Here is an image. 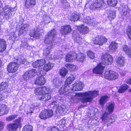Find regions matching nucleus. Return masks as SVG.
<instances>
[{
    "label": "nucleus",
    "instance_id": "f257e3e1",
    "mask_svg": "<svg viewBox=\"0 0 131 131\" xmlns=\"http://www.w3.org/2000/svg\"><path fill=\"white\" fill-rule=\"evenodd\" d=\"M70 88L69 86L64 85L60 88L59 90L60 94L66 95L72 103H78L80 100L82 103H86L91 102L93 97L97 96L99 94L98 91L85 92L84 93L70 92Z\"/></svg>",
    "mask_w": 131,
    "mask_h": 131
},
{
    "label": "nucleus",
    "instance_id": "f03ea898",
    "mask_svg": "<svg viewBox=\"0 0 131 131\" xmlns=\"http://www.w3.org/2000/svg\"><path fill=\"white\" fill-rule=\"evenodd\" d=\"M34 93L37 95H40L39 99L43 101L50 99L51 97L50 93L52 90L48 86H43L36 88L34 91Z\"/></svg>",
    "mask_w": 131,
    "mask_h": 131
},
{
    "label": "nucleus",
    "instance_id": "7ed1b4c3",
    "mask_svg": "<svg viewBox=\"0 0 131 131\" xmlns=\"http://www.w3.org/2000/svg\"><path fill=\"white\" fill-rule=\"evenodd\" d=\"M50 104L51 105H54L53 106L54 108L57 109L56 113H59L61 115H64L68 110L67 106L61 103H57L55 101H52Z\"/></svg>",
    "mask_w": 131,
    "mask_h": 131
},
{
    "label": "nucleus",
    "instance_id": "20e7f679",
    "mask_svg": "<svg viewBox=\"0 0 131 131\" xmlns=\"http://www.w3.org/2000/svg\"><path fill=\"white\" fill-rule=\"evenodd\" d=\"M56 36V30L54 29L51 30L50 32L48 33L46 36L44 40L45 43L46 44H50L51 45H55L53 40Z\"/></svg>",
    "mask_w": 131,
    "mask_h": 131
},
{
    "label": "nucleus",
    "instance_id": "39448f33",
    "mask_svg": "<svg viewBox=\"0 0 131 131\" xmlns=\"http://www.w3.org/2000/svg\"><path fill=\"white\" fill-rule=\"evenodd\" d=\"M15 7L11 8L8 5H5L3 8L2 14L3 15L4 18L6 19H10L12 17V13H11L14 11Z\"/></svg>",
    "mask_w": 131,
    "mask_h": 131
},
{
    "label": "nucleus",
    "instance_id": "423d86ee",
    "mask_svg": "<svg viewBox=\"0 0 131 131\" xmlns=\"http://www.w3.org/2000/svg\"><path fill=\"white\" fill-rule=\"evenodd\" d=\"M118 76L117 73L110 70L106 71L104 74V78L109 80L116 79L118 78Z\"/></svg>",
    "mask_w": 131,
    "mask_h": 131
},
{
    "label": "nucleus",
    "instance_id": "0eeeda50",
    "mask_svg": "<svg viewBox=\"0 0 131 131\" xmlns=\"http://www.w3.org/2000/svg\"><path fill=\"white\" fill-rule=\"evenodd\" d=\"M102 63L104 65H107L112 64L113 59L112 57L108 53H106L102 57Z\"/></svg>",
    "mask_w": 131,
    "mask_h": 131
},
{
    "label": "nucleus",
    "instance_id": "6e6552de",
    "mask_svg": "<svg viewBox=\"0 0 131 131\" xmlns=\"http://www.w3.org/2000/svg\"><path fill=\"white\" fill-rule=\"evenodd\" d=\"M105 2L104 0H96L94 3L90 5V8L92 10L101 9L105 6Z\"/></svg>",
    "mask_w": 131,
    "mask_h": 131
},
{
    "label": "nucleus",
    "instance_id": "1a4fd4ad",
    "mask_svg": "<svg viewBox=\"0 0 131 131\" xmlns=\"http://www.w3.org/2000/svg\"><path fill=\"white\" fill-rule=\"evenodd\" d=\"M20 118L16 119L13 123L9 124L7 125V128L10 131H15L21 125Z\"/></svg>",
    "mask_w": 131,
    "mask_h": 131
},
{
    "label": "nucleus",
    "instance_id": "9d476101",
    "mask_svg": "<svg viewBox=\"0 0 131 131\" xmlns=\"http://www.w3.org/2000/svg\"><path fill=\"white\" fill-rule=\"evenodd\" d=\"M52 110H45L42 111L39 115V117L43 119H45L51 117L53 115Z\"/></svg>",
    "mask_w": 131,
    "mask_h": 131
},
{
    "label": "nucleus",
    "instance_id": "9b49d317",
    "mask_svg": "<svg viewBox=\"0 0 131 131\" xmlns=\"http://www.w3.org/2000/svg\"><path fill=\"white\" fill-rule=\"evenodd\" d=\"M109 114L107 112H105L102 114L101 118L105 124H107V126H110L115 122V120L109 117Z\"/></svg>",
    "mask_w": 131,
    "mask_h": 131
},
{
    "label": "nucleus",
    "instance_id": "f8f14e48",
    "mask_svg": "<svg viewBox=\"0 0 131 131\" xmlns=\"http://www.w3.org/2000/svg\"><path fill=\"white\" fill-rule=\"evenodd\" d=\"M37 71L35 69H33L27 71L23 76V78L26 81H27L31 77H33L36 75Z\"/></svg>",
    "mask_w": 131,
    "mask_h": 131
},
{
    "label": "nucleus",
    "instance_id": "ddd939ff",
    "mask_svg": "<svg viewBox=\"0 0 131 131\" xmlns=\"http://www.w3.org/2000/svg\"><path fill=\"white\" fill-rule=\"evenodd\" d=\"M93 40L94 43L99 45H102L107 41V39L103 36H97Z\"/></svg>",
    "mask_w": 131,
    "mask_h": 131
},
{
    "label": "nucleus",
    "instance_id": "4468645a",
    "mask_svg": "<svg viewBox=\"0 0 131 131\" xmlns=\"http://www.w3.org/2000/svg\"><path fill=\"white\" fill-rule=\"evenodd\" d=\"M16 62H12L8 65L7 70L9 72H15L17 71L19 66Z\"/></svg>",
    "mask_w": 131,
    "mask_h": 131
},
{
    "label": "nucleus",
    "instance_id": "2eb2a0df",
    "mask_svg": "<svg viewBox=\"0 0 131 131\" xmlns=\"http://www.w3.org/2000/svg\"><path fill=\"white\" fill-rule=\"evenodd\" d=\"M122 7V10L121 12V14L124 17L127 18L129 16L130 10L127 5L123 4Z\"/></svg>",
    "mask_w": 131,
    "mask_h": 131
},
{
    "label": "nucleus",
    "instance_id": "dca6fc26",
    "mask_svg": "<svg viewBox=\"0 0 131 131\" xmlns=\"http://www.w3.org/2000/svg\"><path fill=\"white\" fill-rule=\"evenodd\" d=\"M84 86L83 84L80 81L76 82L72 85V88L71 90L73 91H80L83 89Z\"/></svg>",
    "mask_w": 131,
    "mask_h": 131
},
{
    "label": "nucleus",
    "instance_id": "f3484780",
    "mask_svg": "<svg viewBox=\"0 0 131 131\" xmlns=\"http://www.w3.org/2000/svg\"><path fill=\"white\" fill-rule=\"evenodd\" d=\"M72 31L71 28L69 25L61 26V33L62 34L66 35L70 33Z\"/></svg>",
    "mask_w": 131,
    "mask_h": 131
},
{
    "label": "nucleus",
    "instance_id": "a211bd4d",
    "mask_svg": "<svg viewBox=\"0 0 131 131\" xmlns=\"http://www.w3.org/2000/svg\"><path fill=\"white\" fill-rule=\"evenodd\" d=\"M75 60H76L80 62H82L85 58V55L84 53L81 52L77 54L75 52H74Z\"/></svg>",
    "mask_w": 131,
    "mask_h": 131
},
{
    "label": "nucleus",
    "instance_id": "6ab92c4d",
    "mask_svg": "<svg viewBox=\"0 0 131 131\" xmlns=\"http://www.w3.org/2000/svg\"><path fill=\"white\" fill-rule=\"evenodd\" d=\"M14 62H16V63L18 66L21 64H25L26 63V60L23 56H19L14 58Z\"/></svg>",
    "mask_w": 131,
    "mask_h": 131
},
{
    "label": "nucleus",
    "instance_id": "aec40b11",
    "mask_svg": "<svg viewBox=\"0 0 131 131\" xmlns=\"http://www.w3.org/2000/svg\"><path fill=\"white\" fill-rule=\"evenodd\" d=\"M102 64L99 63L97 66L94 68L93 70V72L94 73L99 74H102L103 71L104 69V67L103 66Z\"/></svg>",
    "mask_w": 131,
    "mask_h": 131
},
{
    "label": "nucleus",
    "instance_id": "412c9836",
    "mask_svg": "<svg viewBox=\"0 0 131 131\" xmlns=\"http://www.w3.org/2000/svg\"><path fill=\"white\" fill-rule=\"evenodd\" d=\"M45 80L44 76L41 74V76L37 77L35 81V83L38 85H44L45 83Z\"/></svg>",
    "mask_w": 131,
    "mask_h": 131
},
{
    "label": "nucleus",
    "instance_id": "4be33fe9",
    "mask_svg": "<svg viewBox=\"0 0 131 131\" xmlns=\"http://www.w3.org/2000/svg\"><path fill=\"white\" fill-rule=\"evenodd\" d=\"M46 62L45 59L39 60L33 62L32 63V66L35 68L39 67L42 66Z\"/></svg>",
    "mask_w": 131,
    "mask_h": 131
},
{
    "label": "nucleus",
    "instance_id": "5701e85b",
    "mask_svg": "<svg viewBox=\"0 0 131 131\" xmlns=\"http://www.w3.org/2000/svg\"><path fill=\"white\" fill-rule=\"evenodd\" d=\"M72 36L75 42L78 43L79 44L81 43L82 39L80 36L79 34L77 33L76 31H75L73 32Z\"/></svg>",
    "mask_w": 131,
    "mask_h": 131
},
{
    "label": "nucleus",
    "instance_id": "b1692460",
    "mask_svg": "<svg viewBox=\"0 0 131 131\" xmlns=\"http://www.w3.org/2000/svg\"><path fill=\"white\" fill-rule=\"evenodd\" d=\"M36 3L35 0H26L25 7L26 8H29L34 7Z\"/></svg>",
    "mask_w": 131,
    "mask_h": 131
},
{
    "label": "nucleus",
    "instance_id": "393cba45",
    "mask_svg": "<svg viewBox=\"0 0 131 131\" xmlns=\"http://www.w3.org/2000/svg\"><path fill=\"white\" fill-rule=\"evenodd\" d=\"M8 112V110L6 105L4 104L0 105V116L7 114Z\"/></svg>",
    "mask_w": 131,
    "mask_h": 131
},
{
    "label": "nucleus",
    "instance_id": "a878e982",
    "mask_svg": "<svg viewBox=\"0 0 131 131\" xmlns=\"http://www.w3.org/2000/svg\"><path fill=\"white\" fill-rule=\"evenodd\" d=\"M116 63L118 66L120 67H123L125 63L124 58L121 56L118 57L116 60Z\"/></svg>",
    "mask_w": 131,
    "mask_h": 131
},
{
    "label": "nucleus",
    "instance_id": "bb28decb",
    "mask_svg": "<svg viewBox=\"0 0 131 131\" xmlns=\"http://www.w3.org/2000/svg\"><path fill=\"white\" fill-rule=\"evenodd\" d=\"M118 44L114 41L112 42L109 46V51L110 52H113L118 48Z\"/></svg>",
    "mask_w": 131,
    "mask_h": 131
},
{
    "label": "nucleus",
    "instance_id": "cd10ccee",
    "mask_svg": "<svg viewBox=\"0 0 131 131\" xmlns=\"http://www.w3.org/2000/svg\"><path fill=\"white\" fill-rule=\"evenodd\" d=\"M115 105V103L114 102L110 103L107 104L106 109L108 112L109 114L113 112Z\"/></svg>",
    "mask_w": 131,
    "mask_h": 131
},
{
    "label": "nucleus",
    "instance_id": "c85d7f7f",
    "mask_svg": "<svg viewBox=\"0 0 131 131\" xmlns=\"http://www.w3.org/2000/svg\"><path fill=\"white\" fill-rule=\"evenodd\" d=\"M39 28L35 29L34 30L31 31L29 34L31 37L37 38V37H38L40 35V33L39 32Z\"/></svg>",
    "mask_w": 131,
    "mask_h": 131
},
{
    "label": "nucleus",
    "instance_id": "c756f323",
    "mask_svg": "<svg viewBox=\"0 0 131 131\" xmlns=\"http://www.w3.org/2000/svg\"><path fill=\"white\" fill-rule=\"evenodd\" d=\"M54 66V64L51 62H49L46 64L43 67V70L46 72H48L51 70Z\"/></svg>",
    "mask_w": 131,
    "mask_h": 131
},
{
    "label": "nucleus",
    "instance_id": "7c9ffc66",
    "mask_svg": "<svg viewBox=\"0 0 131 131\" xmlns=\"http://www.w3.org/2000/svg\"><path fill=\"white\" fill-rule=\"evenodd\" d=\"M74 52H72L67 54L66 56V62H70L72 61L73 60H75L74 55Z\"/></svg>",
    "mask_w": 131,
    "mask_h": 131
},
{
    "label": "nucleus",
    "instance_id": "2f4dec72",
    "mask_svg": "<svg viewBox=\"0 0 131 131\" xmlns=\"http://www.w3.org/2000/svg\"><path fill=\"white\" fill-rule=\"evenodd\" d=\"M29 25L28 24L24 25L22 26L20 28L19 31L20 34L22 35L23 34H25V32L28 30L29 28Z\"/></svg>",
    "mask_w": 131,
    "mask_h": 131
},
{
    "label": "nucleus",
    "instance_id": "473e14b6",
    "mask_svg": "<svg viewBox=\"0 0 131 131\" xmlns=\"http://www.w3.org/2000/svg\"><path fill=\"white\" fill-rule=\"evenodd\" d=\"M6 48V42L3 39L0 40V52L5 50Z\"/></svg>",
    "mask_w": 131,
    "mask_h": 131
},
{
    "label": "nucleus",
    "instance_id": "72a5a7b5",
    "mask_svg": "<svg viewBox=\"0 0 131 131\" xmlns=\"http://www.w3.org/2000/svg\"><path fill=\"white\" fill-rule=\"evenodd\" d=\"M82 17H81L79 14L78 13L73 14L72 15L70 18V20L71 21H77L78 20H81L82 19Z\"/></svg>",
    "mask_w": 131,
    "mask_h": 131
},
{
    "label": "nucleus",
    "instance_id": "f704fd0d",
    "mask_svg": "<svg viewBox=\"0 0 131 131\" xmlns=\"http://www.w3.org/2000/svg\"><path fill=\"white\" fill-rule=\"evenodd\" d=\"M59 3L60 5L64 8H68L70 6L69 3L67 0H60Z\"/></svg>",
    "mask_w": 131,
    "mask_h": 131
},
{
    "label": "nucleus",
    "instance_id": "c9c22d12",
    "mask_svg": "<svg viewBox=\"0 0 131 131\" xmlns=\"http://www.w3.org/2000/svg\"><path fill=\"white\" fill-rule=\"evenodd\" d=\"M123 50L126 53L129 58L131 59V49L127 46L125 45L123 47Z\"/></svg>",
    "mask_w": 131,
    "mask_h": 131
},
{
    "label": "nucleus",
    "instance_id": "e433bc0d",
    "mask_svg": "<svg viewBox=\"0 0 131 131\" xmlns=\"http://www.w3.org/2000/svg\"><path fill=\"white\" fill-rule=\"evenodd\" d=\"M78 29L83 34H87L89 31V29L88 27L83 25H82L81 27H79Z\"/></svg>",
    "mask_w": 131,
    "mask_h": 131
},
{
    "label": "nucleus",
    "instance_id": "4c0bfd02",
    "mask_svg": "<svg viewBox=\"0 0 131 131\" xmlns=\"http://www.w3.org/2000/svg\"><path fill=\"white\" fill-rule=\"evenodd\" d=\"M128 86L126 84H123L118 89V92L122 93L126 91L128 88Z\"/></svg>",
    "mask_w": 131,
    "mask_h": 131
},
{
    "label": "nucleus",
    "instance_id": "58836bf2",
    "mask_svg": "<svg viewBox=\"0 0 131 131\" xmlns=\"http://www.w3.org/2000/svg\"><path fill=\"white\" fill-rule=\"evenodd\" d=\"M66 66L71 71H75L78 68V67L77 66L70 63L66 64Z\"/></svg>",
    "mask_w": 131,
    "mask_h": 131
},
{
    "label": "nucleus",
    "instance_id": "ea45409f",
    "mask_svg": "<svg viewBox=\"0 0 131 131\" xmlns=\"http://www.w3.org/2000/svg\"><path fill=\"white\" fill-rule=\"evenodd\" d=\"M108 98V97L106 96L101 97L99 101L100 104L102 106H103L107 101Z\"/></svg>",
    "mask_w": 131,
    "mask_h": 131
},
{
    "label": "nucleus",
    "instance_id": "a19ab883",
    "mask_svg": "<svg viewBox=\"0 0 131 131\" xmlns=\"http://www.w3.org/2000/svg\"><path fill=\"white\" fill-rule=\"evenodd\" d=\"M75 77L73 75H70L66 80L65 83L68 84L71 83L74 80Z\"/></svg>",
    "mask_w": 131,
    "mask_h": 131
},
{
    "label": "nucleus",
    "instance_id": "79ce46f5",
    "mask_svg": "<svg viewBox=\"0 0 131 131\" xmlns=\"http://www.w3.org/2000/svg\"><path fill=\"white\" fill-rule=\"evenodd\" d=\"M83 22L87 23L88 24L92 25L94 26L93 24V20L89 16L86 17L83 19Z\"/></svg>",
    "mask_w": 131,
    "mask_h": 131
},
{
    "label": "nucleus",
    "instance_id": "37998d69",
    "mask_svg": "<svg viewBox=\"0 0 131 131\" xmlns=\"http://www.w3.org/2000/svg\"><path fill=\"white\" fill-rule=\"evenodd\" d=\"M68 73V70L65 68H63L59 71L60 75L62 77H65Z\"/></svg>",
    "mask_w": 131,
    "mask_h": 131
},
{
    "label": "nucleus",
    "instance_id": "c03bdc74",
    "mask_svg": "<svg viewBox=\"0 0 131 131\" xmlns=\"http://www.w3.org/2000/svg\"><path fill=\"white\" fill-rule=\"evenodd\" d=\"M108 16L109 19L111 20L114 19L116 17V12L114 10L111 11L108 14Z\"/></svg>",
    "mask_w": 131,
    "mask_h": 131
},
{
    "label": "nucleus",
    "instance_id": "a18cd8bd",
    "mask_svg": "<svg viewBox=\"0 0 131 131\" xmlns=\"http://www.w3.org/2000/svg\"><path fill=\"white\" fill-rule=\"evenodd\" d=\"M53 83L56 88L58 87L60 85V82H59V80L57 78H54L53 79Z\"/></svg>",
    "mask_w": 131,
    "mask_h": 131
},
{
    "label": "nucleus",
    "instance_id": "49530a36",
    "mask_svg": "<svg viewBox=\"0 0 131 131\" xmlns=\"http://www.w3.org/2000/svg\"><path fill=\"white\" fill-rule=\"evenodd\" d=\"M117 0H107V4L111 6H115L117 3Z\"/></svg>",
    "mask_w": 131,
    "mask_h": 131
},
{
    "label": "nucleus",
    "instance_id": "de8ad7c7",
    "mask_svg": "<svg viewBox=\"0 0 131 131\" xmlns=\"http://www.w3.org/2000/svg\"><path fill=\"white\" fill-rule=\"evenodd\" d=\"M49 45L47 49L45 50L43 52V54L44 55L46 56L48 55L50 52V49L51 48V47L53 45H51L50 44H49Z\"/></svg>",
    "mask_w": 131,
    "mask_h": 131
},
{
    "label": "nucleus",
    "instance_id": "09e8293b",
    "mask_svg": "<svg viewBox=\"0 0 131 131\" xmlns=\"http://www.w3.org/2000/svg\"><path fill=\"white\" fill-rule=\"evenodd\" d=\"M32 128L30 125H26L23 127L22 131H32Z\"/></svg>",
    "mask_w": 131,
    "mask_h": 131
},
{
    "label": "nucleus",
    "instance_id": "8fccbe9b",
    "mask_svg": "<svg viewBox=\"0 0 131 131\" xmlns=\"http://www.w3.org/2000/svg\"><path fill=\"white\" fill-rule=\"evenodd\" d=\"M20 47H23L26 49H28L30 48V47L28 45L27 43L26 42L22 41L21 44L20 45Z\"/></svg>",
    "mask_w": 131,
    "mask_h": 131
},
{
    "label": "nucleus",
    "instance_id": "3c124183",
    "mask_svg": "<svg viewBox=\"0 0 131 131\" xmlns=\"http://www.w3.org/2000/svg\"><path fill=\"white\" fill-rule=\"evenodd\" d=\"M0 88L1 91L6 89L8 86V83L5 82H2L0 84Z\"/></svg>",
    "mask_w": 131,
    "mask_h": 131
},
{
    "label": "nucleus",
    "instance_id": "603ef678",
    "mask_svg": "<svg viewBox=\"0 0 131 131\" xmlns=\"http://www.w3.org/2000/svg\"><path fill=\"white\" fill-rule=\"evenodd\" d=\"M126 33L129 38L131 40V26H128L126 30Z\"/></svg>",
    "mask_w": 131,
    "mask_h": 131
},
{
    "label": "nucleus",
    "instance_id": "864d4df0",
    "mask_svg": "<svg viewBox=\"0 0 131 131\" xmlns=\"http://www.w3.org/2000/svg\"><path fill=\"white\" fill-rule=\"evenodd\" d=\"M88 56L90 58L93 59L95 57V54L94 53L91 51H88L87 52Z\"/></svg>",
    "mask_w": 131,
    "mask_h": 131
},
{
    "label": "nucleus",
    "instance_id": "5fc2aeb1",
    "mask_svg": "<svg viewBox=\"0 0 131 131\" xmlns=\"http://www.w3.org/2000/svg\"><path fill=\"white\" fill-rule=\"evenodd\" d=\"M17 115H16L14 114L9 116L6 118V120L7 121H10L14 120L16 118Z\"/></svg>",
    "mask_w": 131,
    "mask_h": 131
},
{
    "label": "nucleus",
    "instance_id": "6e6d98bb",
    "mask_svg": "<svg viewBox=\"0 0 131 131\" xmlns=\"http://www.w3.org/2000/svg\"><path fill=\"white\" fill-rule=\"evenodd\" d=\"M47 131H59V130L57 127L53 126L48 128Z\"/></svg>",
    "mask_w": 131,
    "mask_h": 131
},
{
    "label": "nucleus",
    "instance_id": "4d7b16f0",
    "mask_svg": "<svg viewBox=\"0 0 131 131\" xmlns=\"http://www.w3.org/2000/svg\"><path fill=\"white\" fill-rule=\"evenodd\" d=\"M50 18L49 16H46L45 18V19L44 20V21L45 22V23H49L50 22Z\"/></svg>",
    "mask_w": 131,
    "mask_h": 131
},
{
    "label": "nucleus",
    "instance_id": "13d9d810",
    "mask_svg": "<svg viewBox=\"0 0 131 131\" xmlns=\"http://www.w3.org/2000/svg\"><path fill=\"white\" fill-rule=\"evenodd\" d=\"M4 126V123L3 122H0V131L3 129Z\"/></svg>",
    "mask_w": 131,
    "mask_h": 131
},
{
    "label": "nucleus",
    "instance_id": "bf43d9fd",
    "mask_svg": "<svg viewBox=\"0 0 131 131\" xmlns=\"http://www.w3.org/2000/svg\"><path fill=\"white\" fill-rule=\"evenodd\" d=\"M127 83L129 84H131V78L129 80H128L126 81Z\"/></svg>",
    "mask_w": 131,
    "mask_h": 131
},
{
    "label": "nucleus",
    "instance_id": "052dcab7",
    "mask_svg": "<svg viewBox=\"0 0 131 131\" xmlns=\"http://www.w3.org/2000/svg\"><path fill=\"white\" fill-rule=\"evenodd\" d=\"M4 97L2 94H0V100H2L3 99Z\"/></svg>",
    "mask_w": 131,
    "mask_h": 131
},
{
    "label": "nucleus",
    "instance_id": "680f3d73",
    "mask_svg": "<svg viewBox=\"0 0 131 131\" xmlns=\"http://www.w3.org/2000/svg\"><path fill=\"white\" fill-rule=\"evenodd\" d=\"M53 58H54V59H55L56 58V59H58L59 58V57H54V56H52L51 57V59H53Z\"/></svg>",
    "mask_w": 131,
    "mask_h": 131
},
{
    "label": "nucleus",
    "instance_id": "e2e57ef3",
    "mask_svg": "<svg viewBox=\"0 0 131 131\" xmlns=\"http://www.w3.org/2000/svg\"><path fill=\"white\" fill-rule=\"evenodd\" d=\"M2 6V3L1 1L0 0V8ZM1 14V13L0 12V15Z\"/></svg>",
    "mask_w": 131,
    "mask_h": 131
},
{
    "label": "nucleus",
    "instance_id": "0e129e2a",
    "mask_svg": "<svg viewBox=\"0 0 131 131\" xmlns=\"http://www.w3.org/2000/svg\"><path fill=\"white\" fill-rule=\"evenodd\" d=\"M39 73L40 74H43V73L42 72V71L41 70V69H39Z\"/></svg>",
    "mask_w": 131,
    "mask_h": 131
},
{
    "label": "nucleus",
    "instance_id": "69168bd1",
    "mask_svg": "<svg viewBox=\"0 0 131 131\" xmlns=\"http://www.w3.org/2000/svg\"><path fill=\"white\" fill-rule=\"evenodd\" d=\"M2 73H0V79H1V77H2Z\"/></svg>",
    "mask_w": 131,
    "mask_h": 131
},
{
    "label": "nucleus",
    "instance_id": "338daca9",
    "mask_svg": "<svg viewBox=\"0 0 131 131\" xmlns=\"http://www.w3.org/2000/svg\"><path fill=\"white\" fill-rule=\"evenodd\" d=\"M2 63V61L0 60V68L1 67V63Z\"/></svg>",
    "mask_w": 131,
    "mask_h": 131
},
{
    "label": "nucleus",
    "instance_id": "774afa93",
    "mask_svg": "<svg viewBox=\"0 0 131 131\" xmlns=\"http://www.w3.org/2000/svg\"><path fill=\"white\" fill-rule=\"evenodd\" d=\"M32 110H30V111H29V112H28V113H31L32 112Z\"/></svg>",
    "mask_w": 131,
    "mask_h": 131
}]
</instances>
